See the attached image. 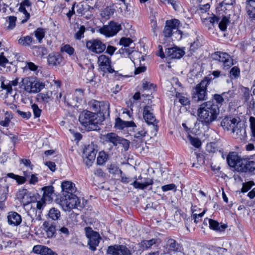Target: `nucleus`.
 Here are the masks:
<instances>
[{"mask_svg":"<svg viewBox=\"0 0 255 255\" xmlns=\"http://www.w3.org/2000/svg\"><path fill=\"white\" fill-rule=\"evenodd\" d=\"M219 113V107L214 101L205 102L198 109V120L203 125L208 126L217 120Z\"/></svg>","mask_w":255,"mask_h":255,"instance_id":"obj_1","label":"nucleus"},{"mask_svg":"<svg viewBox=\"0 0 255 255\" xmlns=\"http://www.w3.org/2000/svg\"><path fill=\"white\" fill-rule=\"evenodd\" d=\"M221 126L225 130L230 131L232 136L236 139H245L246 131L239 117L227 116L221 122Z\"/></svg>","mask_w":255,"mask_h":255,"instance_id":"obj_2","label":"nucleus"},{"mask_svg":"<svg viewBox=\"0 0 255 255\" xmlns=\"http://www.w3.org/2000/svg\"><path fill=\"white\" fill-rule=\"evenodd\" d=\"M98 115L95 113L85 110L82 112L79 116L80 124L88 131L99 129L100 120Z\"/></svg>","mask_w":255,"mask_h":255,"instance_id":"obj_3","label":"nucleus"},{"mask_svg":"<svg viewBox=\"0 0 255 255\" xmlns=\"http://www.w3.org/2000/svg\"><path fill=\"white\" fill-rule=\"evenodd\" d=\"M19 87L29 93H37L44 88L45 84L34 77H29L21 79Z\"/></svg>","mask_w":255,"mask_h":255,"instance_id":"obj_4","label":"nucleus"},{"mask_svg":"<svg viewBox=\"0 0 255 255\" xmlns=\"http://www.w3.org/2000/svg\"><path fill=\"white\" fill-rule=\"evenodd\" d=\"M45 205V202L43 199L36 202L32 201L25 205L27 207V214L31 218L32 222L34 220H41L42 211Z\"/></svg>","mask_w":255,"mask_h":255,"instance_id":"obj_5","label":"nucleus"},{"mask_svg":"<svg viewBox=\"0 0 255 255\" xmlns=\"http://www.w3.org/2000/svg\"><path fill=\"white\" fill-rule=\"evenodd\" d=\"M209 82L210 80L206 78L193 90L192 98L195 101H204L207 99V88Z\"/></svg>","mask_w":255,"mask_h":255,"instance_id":"obj_6","label":"nucleus"},{"mask_svg":"<svg viewBox=\"0 0 255 255\" xmlns=\"http://www.w3.org/2000/svg\"><path fill=\"white\" fill-rule=\"evenodd\" d=\"M79 203V199L76 196L69 195L61 196L59 202V204L65 211L75 208Z\"/></svg>","mask_w":255,"mask_h":255,"instance_id":"obj_7","label":"nucleus"},{"mask_svg":"<svg viewBox=\"0 0 255 255\" xmlns=\"http://www.w3.org/2000/svg\"><path fill=\"white\" fill-rule=\"evenodd\" d=\"M212 58L222 63L225 69H228L234 65L233 58L226 52H216L212 54Z\"/></svg>","mask_w":255,"mask_h":255,"instance_id":"obj_8","label":"nucleus"},{"mask_svg":"<svg viewBox=\"0 0 255 255\" xmlns=\"http://www.w3.org/2000/svg\"><path fill=\"white\" fill-rule=\"evenodd\" d=\"M143 117L144 120L148 125H152V128L154 132V134L155 135L158 130V127L157 126L158 122L155 119L153 113V109L151 107L146 106L144 107Z\"/></svg>","mask_w":255,"mask_h":255,"instance_id":"obj_9","label":"nucleus"},{"mask_svg":"<svg viewBox=\"0 0 255 255\" xmlns=\"http://www.w3.org/2000/svg\"><path fill=\"white\" fill-rule=\"evenodd\" d=\"M106 142L112 143L114 146H117L119 144L123 145L124 148L127 150L129 146V142L118 135L115 133L110 132L104 135Z\"/></svg>","mask_w":255,"mask_h":255,"instance_id":"obj_10","label":"nucleus"},{"mask_svg":"<svg viewBox=\"0 0 255 255\" xmlns=\"http://www.w3.org/2000/svg\"><path fill=\"white\" fill-rule=\"evenodd\" d=\"M85 231L86 237L89 239V248L92 251H94L99 245L100 239V235L99 233L94 232L90 227H86Z\"/></svg>","mask_w":255,"mask_h":255,"instance_id":"obj_11","label":"nucleus"},{"mask_svg":"<svg viewBox=\"0 0 255 255\" xmlns=\"http://www.w3.org/2000/svg\"><path fill=\"white\" fill-rule=\"evenodd\" d=\"M122 29L121 25L118 23L111 21L108 25H104L99 29L101 34L107 37L113 36L116 35Z\"/></svg>","mask_w":255,"mask_h":255,"instance_id":"obj_12","label":"nucleus"},{"mask_svg":"<svg viewBox=\"0 0 255 255\" xmlns=\"http://www.w3.org/2000/svg\"><path fill=\"white\" fill-rule=\"evenodd\" d=\"M97 154V150L95 149L92 145H88L83 152L84 161L88 166H91L95 161Z\"/></svg>","mask_w":255,"mask_h":255,"instance_id":"obj_13","label":"nucleus"},{"mask_svg":"<svg viewBox=\"0 0 255 255\" xmlns=\"http://www.w3.org/2000/svg\"><path fill=\"white\" fill-rule=\"evenodd\" d=\"M179 24V20L176 19L167 20L163 31L164 36L171 37L174 30H178Z\"/></svg>","mask_w":255,"mask_h":255,"instance_id":"obj_14","label":"nucleus"},{"mask_svg":"<svg viewBox=\"0 0 255 255\" xmlns=\"http://www.w3.org/2000/svg\"><path fill=\"white\" fill-rule=\"evenodd\" d=\"M86 47L88 49L96 53H101L106 49L105 44L98 39H92L87 41Z\"/></svg>","mask_w":255,"mask_h":255,"instance_id":"obj_15","label":"nucleus"},{"mask_svg":"<svg viewBox=\"0 0 255 255\" xmlns=\"http://www.w3.org/2000/svg\"><path fill=\"white\" fill-rule=\"evenodd\" d=\"M108 253L112 255H131L129 250L124 245H114L110 246Z\"/></svg>","mask_w":255,"mask_h":255,"instance_id":"obj_16","label":"nucleus"},{"mask_svg":"<svg viewBox=\"0 0 255 255\" xmlns=\"http://www.w3.org/2000/svg\"><path fill=\"white\" fill-rule=\"evenodd\" d=\"M237 170L241 172H251L255 169V162L247 159H242L239 162Z\"/></svg>","mask_w":255,"mask_h":255,"instance_id":"obj_17","label":"nucleus"},{"mask_svg":"<svg viewBox=\"0 0 255 255\" xmlns=\"http://www.w3.org/2000/svg\"><path fill=\"white\" fill-rule=\"evenodd\" d=\"M98 63L100 68L104 72H108L110 73H113L115 71L111 66L110 59L105 55H101L98 58Z\"/></svg>","mask_w":255,"mask_h":255,"instance_id":"obj_18","label":"nucleus"},{"mask_svg":"<svg viewBox=\"0 0 255 255\" xmlns=\"http://www.w3.org/2000/svg\"><path fill=\"white\" fill-rule=\"evenodd\" d=\"M137 179L140 181L134 180L131 184L136 189L143 190L148 186L152 185L153 184V180L149 178H143L141 176H139Z\"/></svg>","mask_w":255,"mask_h":255,"instance_id":"obj_19","label":"nucleus"},{"mask_svg":"<svg viewBox=\"0 0 255 255\" xmlns=\"http://www.w3.org/2000/svg\"><path fill=\"white\" fill-rule=\"evenodd\" d=\"M62 196H76L74 193L76 189L75 184L71 181H65L61 184Z\"/></svg>","mask_w":255,"mask_h":255,"instance_id":"obj_20","label":"nucleus"},{"mask_svg":"<svg viewBox=\"0 0 255 255\" xmlns=\"http://www.w3.org/2000/svg\"><path fill=\"white\" fill-rule=\"evenodd\" d=\"M166 249L171 255L181 252V248L179 244L173 239H168L166 241Z\"/></svg>","mask_w":255,"mask_h":255,"instance_id":"obj_21","label":"nucleus"},{"mask_svg":"<svg viewBox=\"0 0 255 255\" xmlns=\"http://www.w3.org/2000/svg\"><path fill=\"white\" fill-rule=\"evenodd\" d=\"M184 53V51L177 47H172L165 49L166 57L170 59H179L183 56Z\"/></svg>","mask_w":255,"mask_h":255,"instance_id":"obj_22","label":"nucleus"},{"mask_svg":"<svg viewBox=\"0 0 255 255\" xmlns=\"http://www.w3.org/2000/svg\"><path fill=\"white\" fill-rule=\"evenodd\" d=\"M17 198L20 201L21 203L25 206L30 202H31L32 198L27 193L26 189H22L19 190L16 194Z\"/></svg>","mask_w":255,"mask_h":255,"instance_id":"obj_23","label":"nucleus"},{"mask_svg":"<svg viewBox=\"0 0 255 255\" xmlns=\"http://www.w3.org/2000/svg\"><path fill=\"white\" fill-rule=\"evenodd\" d=\"M242 158L235 152H230L227 157V161L228 165L232 167H234L237 170L238 163Z\"/></svg>","mask_w":255,"mask_h":255,"instance_id":"obj_24","label":"nucleus"},{"mask_svg":"<svg viewBox=\"0 0 255 255\" xmlns=\"http://www.w3.org/2000/svg\"><path fill=\"white\" fill-rule=\"evenodd\" d=\"M33 251L35 253L40 255H57L56 252L53 251L50 248L42 245L34 246Z\"/></svg>","mask_w":255,"mask_h":255,"instance_id":"obj_25","label":"nucleus"},{"mask_svg":"<svg viewBox=\"0 0 255 255\" xmlns=\"http://www.w3.org/2000/svg\"><path fill=\"white\" fill-rule=\"evenodd\" d=\"M62 61L63 57L58 53H50L47 57L48 64L52 66L59 65L61 64Z\"/></svg>","mask_w":255,"mask_h":255,"instance_id":"obj_26","label":"nucleus"},{"mask_svg":"<svg viewBox=\"0 0 255 255\" xmlns=\"http://www.w3.org/2000/svg\"><path fill=\"white\" fill-rule=\"evenodd\" d=\"M9 225L16 226L20 224L22 221L21 216L15 212H10L7 216Z\"/></svg>","mask_w":255,"mask_h":255,"instance_id":"obj_27","label":"nucleus"},{"mask_svg":"<svg viewBox=\"0 0 255 255\" xmlns=\"http://www.w3.org/2000/svg\"><path fill=\"white\" fill-rule=\"evenodd\" d=\"M246 11L249 17L255 20V0L246 1Z\"/></svg>","mask_w":255,"mask_h":255,"instance_id":"obj_28","label":"nucleus"},{"mask_svg":"<svg viewBox=\"0 0 255 255\" xmlns=\"http://www.w3.org/2000/svg\"><path fill=\"white\" fill-rule=\"evenodd\" d=\"M43 229L45 232L46 236L48 238H52L56 233L55 226L47 221H45L43 223Z\"/></svg>","mask_w":255,"mask_h":255,"instance_id":"obj_29","label":"nucleus"},{"mask_svg":"<svg viewBox=\"0 0 255 255\" xmlns=\"http://www.w3.org/2000/svg\"><path fill=\"white\" fill-rule=\"evenodd\" d=\"M120 3L116 4V7L120 12L125 17L128 16L130 14V8H128V4L126 3L124 0H120Z\"/></svg>","mask_w":255,"mask_h":255,"instance_id":"obj_30","label":"nucleus"},{"mask_svg":"<svg viewBox=\"0 0 255 255\" xmlns=\"http://www.w3.org/2000/svg\"><path fill=\"white\" fill-rule=\"evenodd\" d=\"M136 127L135 123L132 121H124L118 118L116 120L115 127L119 129H122L126 127Z\"/></svg>","mask_w":255,"mask_h":255,"instance_id":"obj_31","label":"nucleus"},{"mask_svg":"<svg viewBox=\"0 0 255 255\" xmlns=\"http://www.w3.org/2000/svg\"><path fill=\"white\" fill-rule=\"evenodd\" d=\"M42 190L43 191V194L41 199L44 200L45 202V200L51 201L53 198V194H54L53 187L52 186L44 187L42 188Z\"/></svg>","mask_w":255,"mask_h":255,"instance_id":"obj_32","label":"nucleus"},{"mask_svg":"<svg viewBox=\"0 0 255 255\" xmlns=\"http://www.w3.org/2000/svg\"><path fill=\"white\" fill-rule=\"evenodd\" d=\"M53 92L51 91H47L45 92H42L37 95L38 99L40 100L43 103H47L50 100L54 99L53 96Z\"/></svg>","mask_w":255,"mask_h":255,"instance_id":"obj_33","label":"nucleus"},{"mask_svg":"<svg viewBox=\"0 0 255 255\" xmlns=\"http://www.w3.org/2000/svg\"><path fill=\"white\" fill-rule=\"evenodd\" d=\"M18 83H19L18 78H16L13 80L9 81L6 84L2 82L1 84V87L2 89L6 90L7 94H10L12 91V86H16Z\"/></svg>","mask_w":255,"mask_h":255,"instance_id":"obj_34","label":"nucleus"},{"mask_svg":"<svg viewBox=\"0 0 255 255\" xmlns=\"http://www.w3.org/2000/svg\"><path fill=\"white\" fill-rule=\"evenodd\" d=\"M99 113L103 114V116L110 115V104L108 102H101Z\"/></svg>","mask_w":255,"mask_h":255,"instance_id":"obj_35","label":"nucleus"},{"mask_svg":"<svg viewBox=\"0 0 255 255\" xmlns=\"http://www.w3.org/2000/svg\"><path fill=\"white\" fill-rule=\"evenodd\" d=\"M32 49L33 54L37 57H42L47 54V49L41 46H34Z\"/></svg>","mask_w":255,"mask_h":255,"instance_id":"obj_36","label":"nucleus"},{"mask_svg":"<svg viewBox=\"0 0 255 255\" xmlns=\"http://www.w3.org/2000/svg\"><path fill=\"white\" fill-rule=\"evenodd\" d=\"M77 11L79 13H81L82 14H86L87 11L86 10H88V11L93 10L94 8V7L90 6L87 3H81L78 4L77 5Z\"/></svg>","mask_w":255,"mask_h":255,"instance_id":"obj_37","label":"nucleus"},{"mask_svg":"<svg viewBox=\"0 0 255 255\" xmlns=\"http://www.w3.org/2000/svg\"><path fill=\"white\" fill-rule=\"evenodd\" d=\"M48 216L51 219L56 221L60 219L61 213L57 209L52 208L49 211Z\"/></svg>","mask_w":255,"mask_h":255,"instance_id":"obj_38","label":"nucleus"},{"mask_svg":"<svg viewBox=\"0 0 255 255\" xmlns=\"http://www.w3.org/2000/svg\"><path fill=\"white\" fill-rule=\"evenodd\" d=\"M176 97L178 99L179 102L183 106H186L190 104L189 97L183 94H176Z\"/></svg>","mask_w":255,"mask_h":255,"instance_id":"obj_39","label":"nucleus"},{"mask_svg":"<svg viewBox=\"0 0 255 255\" xmlns=\"http://www.w3.org/2000/svg\"><path fill=\"white\" fill-rule=\"evenodd\" d=\"M101 102L95 100H91L89 103V105L90 109L93 110L96 114H98L99 112V108Z\"/></svg>","mask_w":255,"mask_h":255,"instance_id":"obj_40","label":"nucleus"},{"mask_svg":"<svg viewBox=\"0 0 255 255\" xmlns=\"http://www.w3.org/2000/svg\"><path fill=\"white\" fill-rule=\"evenodd\" d=\"M7 176L8 177L15 179L19 184H23L26 181V179L24 177L15 175L12 173H8Z\"/></svg>","mask_w":255,"mask_h":255,"instance_id":"obj_41","label":"nucleus"},{"mask_svg":"<svg viewBox=\"0 0 255 255\" xmlns=\"http://www.w3.org/2000/svg\"><path fill=\"white\" fill-rule=\"evenodd\" d=\"M18 41V43L22 46H29L32 41V38L31 37L27 36L20 38Z\"/></svg>","mask_w":255,"mask_h":255,"instance_id":"obj_42","label":"nucleus"},{"mask_svg":"<svg viewBox=\"0 0 255 255\" xmlns=\"http://www.w3.org/2000/svg\"><path fill=\"white\" fill-rule=\"evenodd\" d=\"M230 20L226 16L223 17L221 20L218 24L219 27L222 31H225L227 27V25L229 23Z\"/></svg>","mask_w":255,"mask_h":255,"instance_id":"obj_43","label":"nucleus"},{"mask_svg":"<svg viewBox=\"0 0 255 255\" xmlns=\"http://www.w3.org/2000/svg\"><path fill=\"white\" fill-rule=\"evenodd\" d=\"M219 17L213 14V16L209 17L204 19L203 22L205 24L209 23L210 24L214 26L215 24H218L219 21Z\"/></svg>","mask_w":255,"mask_h":255,"instance_id":"obj_44","label":"nucleus"},{"mask_svg":"<svg viewBox=\"0 0 255 255\" xmlns=\"http://www.w3.org/2000/svg\"><path fill=\"white\" fill-rule=\"evenodd\" d=\"M85 29V27L84 25H80L74 34V38L77 40H80L83 38Z\"/></svg>","mask_w":255,"mask_h":255,"instance_id":"obj_45","label":"nucleus"},{"mask_svg":"<svg viewBox=\"0 0 255 255\" xmlns=\"http://www.w3.org/2000/svg\"><path fill=\"white\" fill-rule=\"evenodd\" d=\"M107 158L108 155L105 152H100L97 159L98 164L103 165L107 161Z\"/></svg>","mask_w":255,"mask_h":255,"instance_id":"obj_46","label":"nucleus"},{"mask_svg":"<svg viewBox=\"0 0 255 255\" xmlns=\"http://www.w3.org/2000/svg\"><path fill=\"white\" fill-rule=\"evenodd\" d=\"M115 9L111 7H107L104 10L101 12V14L102 16L108 19L110 17V16L113 15L114 13Z\"/></svg>","mask_w":255,"mask_h":255,"instance_id":"obj_47","label":"nucleus"},{"mask_svg":"<svg viewBox=\"0 0 255 255\" xmlns=\"http://www.w3.org/2000/svg\"><path fill=\"white\" fill-rule=\"evenodd\" d=\"M212 101H214L216 105H218V107L220 108L221 106L223 105L225 101L222 94L219 95L216 94L214 95L213 100Z\"/></svg>","mask_w":255,"mask_h":255,"instance_id":"obj_48","label":"nucleus"},{"mask_svg":"<svg viewBox=\"0 0 255 255\" xmlns=\"http://www.w3.org/2000/svg\"><path fill=\"white\" fill-rule=\"evenodd\" d=\"M74 97V95H69L67 98L66 97H64L63 100L64 103H67L68 105L75 107L77 106V103Z\"/></svg>","mask_w":255,"mask_h":255,"instance_id":"obj_49","label":"nucleus"},{"mask_svg":"<svg viewBox=\"0 0 255 255\" xmlns=\"http://www.w3.org/2000/svg\"><path fill=\"white\" fill-rule=\"evenodd\" d=\"M6 21L8 23V25L7 26V29H12L15 26V21L16 20V17L14 16H10L6 18Z\"/></svg>","mask_w":255,"mask_h":255,"instance_id":"obj_50","label":"nucleus"},{"mask_svg":"<svg viewBox=\"0 0 255 255\" xmlns=\"http://www.w3.org/2000/svg\"><path fill=\"white\" fill-rule=\"evenodd\" d=\"M35 36L38 39L39 43L41 42V40L45 35V32L42 28H38L34 32Z\"/></svg>","mask_w":255,"mask_h":255,"instance_id":"obj_51","label":"nucleus"},{"mask_svg":"<svg viewBox=\"0 0 255 255\" xmlns=\"http://www.w3.org/2000/svg\"><path fill=\"white\" fill-rule=\"evenodd\" d=\"M206 149L209 152H216L217 151L221 152L220 149L217 148V144L215 142H211L207 145Z\"/></svg>","mask_w":255,"mask_h":255,"instance_id":"obj_52","label":"nucleus"},{"mask_svg":"<svg viewBox=\"0 0 255 255\" xmlns=\"http://www.w3.org/2000/svg\"><path fill=\"white\" fill-rule=\"evenodd\" d=\"M38 66L33 62L28 61L25 62V66L24 67V70H29L33 72H36Z\"/></svg>","mask_w":255,"mask_h":255,"instance_id":"obj_53","label":"nucleus"},{"mask_svg":"<svg viewBox=\"0 0 255 255\" xmlns=\"http://www.w3.org/2000/svg\"><path fill=\"white\" fill-rule=\"evenodd\" d=\"M188 138L191 144L196 148H199L201 145L200 140L196 137H193L191 135L188 136Z\"/></svg>","mask_w":255,"mask_h":255,"instance_id":"obj_54","label":"nucleus"},{"mask_svg":"<svg viewBox=\"0 0 255 255\" xmlns=\"http://www.w3.org/2000/svg\"><path fill=\"white\" fill-rule=\"evenodd\" d=\"M61 51L65 52L69 55H72L74 52V49L69 44H66L61 47Z\"/></svg>","mask_w":255,"mask_h":255,"instance_id":"obj_55","label":"nucleus"},{"mask_svg":"<svg viewBox=\"0 0 255 255\" xmlns=\"http://www.w3.org/2000/svg\"><path fill=\"white\" fill-rule=\"evenodd\" d=\"M31 109L32 110L34 117L39 118L41 115L42 112L41 110H40L38 106L35 104H32L31 105Z\"/></svg>","mask_w":255,"mask_h":255,"instance_id":"obj_56","label":"nucleus"},{"mask_svg":"<svg viewBox=\"0 0 255 255\" xmlns=\"http://www.w3.org/2000/svg\"><path fill=\"white\" fill-rule=\"evenodd\" d=\"M208 221L209 223V227L211 229L217 231L221 230L218 222L212 219H209Z\"/></svg>","mask_w":255,"mask_h":255,"instance_id":"obj_57","label":"nucleus"},{"mask_svg":"<svg viewBox=\"0 0 255 255\" xmlns=\"http://www.w3.org/2000/svg\"><path fill=\"white\" fill-rule=\"evenodd\" d=\"M132 52V51L130 49L126 47H124V48L122 47L119 50V53L124 57L128 56Z\"/></svg>","mask_w":255,"mask_h":255,"instance_id":"obj_58","label":"nucleus"},{"mask_svg":"<svg viewBox=\"0 0 255 255\" xmlns=\"http://www.w3.org/2000/svg\"><path fill=\"white\" fill-rule=\"evenodd\" d=\"M224 101H229L230 99L234 97V92L233 91H229L227 92H223L222 94Z\"/></svg>","mask_w":255,"mask_h":255,"instance_id":"obj_59","label":"nucleus"},{"mask_svg":"<svg viewBox=\"0 0 255 255\" xmlns=\"http://www.w3.org/2000/svg\"><path fill=\"white\" fill-rule=\"evenodd\" d=\"M192 213H193V217L194 219V222L197 223L199 221L198 220V219H199V218H202L203 216V215L205 214V213L207 211V209H204L202 213H199V214L194 213V212L196 210H194L193 209H192Z\"/></svg>","mask_w":255,"mask_h":255,"instance_id":"obj_60","label":"nucleus"},{"mask_svg":"<svg viewBox=\"0 0 255 255\" xmlns=\"http://www.w3.org/2000/svg\"><path fill=\"white\" fill-rule=\"evenodd\" d=\"M132 41L129 38L123 37L120 41V44L124 47H128Z\"/></svg>","mask_w":255,"mask_h":255,"instance_id":"obj_61","label":"nucleus"},{"mask_svg":"<svg viewBox=\"0 0 255 255\" xmlns=\"http://www.w3.org/2000/svg\"><path fill=\"white\" fill-rule=\"evenodd\" d=\"M108 169L109 172L113 174H115L119 172H120L121 174L122 173V171L120 169H119V168L117 166L113 164L109 166Z\"/></svg>","mask_w":255,"mask_h":255,"instance_id":"obj_62","label":"nucleus"},{"mask_svg":"<svg viewBox=\"0 0 255 255\" xmlns=\"http://www.w3.org/2000/svg\"><path fill=\"white\" fill-rule=\"evenodd\" d=\"M230 73L231 76H233L235 78H237L240 75V69L238 67L235 66L231 69Z\"/></svg>","mask_w":255,"mask_h":255,"instance_id":"obj_63","label":"nucleus"},{"mask_svg":"<svg viewBox=\"0 0 255 255\" xmlns=\"http://www.w3.org/2000/svg\"><path fill=\"white\" fill-rule=\"evenodd\" d=\"M146 131L144 129H141L135 133L134 137L139 139H142L145 136Z\"/></svg>","mask_w":255,"mask_h":255,"instance_id":"obj_64","label":"nucleus"}]
</instances>
